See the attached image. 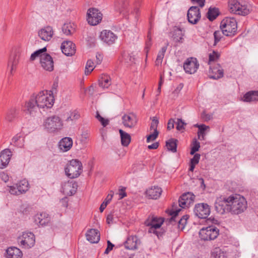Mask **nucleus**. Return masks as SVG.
I'll use <instances>...</instances> for the list:
<instances>
[{"instance_id": "nucleus-1", "label": "nucleus", "mask_w": 258, "mask_h": 258, "mask_svg": "<svg viewBox=\"0 0 258 258\" xmlns=\"http://www.w3.org/2000/svg\"><path fill=\"white\" fill-rule=\"evenodd\" d=\"M54 103V97L52 94L47 91L40 92L37 94H33L29 100L26 101L23 109L26 114L35 116L39 108H50Z\"/></svg>"}, {"instance_id": "nucleus-2", "label": "nucleus", "mask_w": 258, "mask_h": 258, "mask_svg": "<svg viewBox=\"0 0 258 258\" xmlns=\"http://www.w3.org/2000/svg\"><path fill=\"white\" fill-rule=\"evenodd\" d=\"M230 202V212L233 214H239L247 208L245 199L239 195H235L228 197Z\"/></svg>"}, {"instance_id": "nucleus-3", "label": "nucleus", "mask_w": 258, "mask_h": 258, "mask_svg": "<svg viewBox=\"0 0 258 258\" xmlns=\"http://www.w3.org/2000/svg\"><path fill=\"white\" fill-rule=\"evenodd\" d=\"M118 10L120 13H121L124 17L128 19L131 18L133 16L134 20L137 22L139 17V8L136 6L133 10L129 4V0H121L119 3Z\"/></svg>"}, {"instance_id": "nucleus-4", "label": "nucleus", "mask_w": 258, "mask_h": 258, "mask_svg": "<svg viewBox=\"0 0 258 258\" xmlns=\"http://www.w3.org/2000/svg\"><path fill=\"white\" fill-rule=\"evenodd\" d=\"M176 206L177 204L174 203L172 205V209L166 211L167 213L171 216V217L169 220V223L174 225L177 221L178 228L182 230L186 224L188 216L187 215H184L181 218H178L177 215L181 211V209H176Z\"/></svg>"}, {"instance_id": "nucleus-5", "label": "nucleus", "mask_w": 258, "mask_h": 258, "mask_svg": "<svg viewBox=\"0 0 258 258\" xmlns=\"http://www.w3.org/2000/svg\"><path fill=\"white\" fill-rule=\"evenodd\" d=\"M43 125L48 132L54 133L60 131L63 127V123L58 116L52 115L44 120Z\"/></svg>"}, {"instance_id": "nucleus-6", "label": "nucleus", "mask_w": 258, "mask_h": 258, "mask_svg": "<svg viewBox=\"0 0 258 258\" xmlns=\"http://www.w3.org/2000/svg\"><path fill=\"white\" fill-rule=\"evenodd\" d=\"M220 28L225 36H233L236 33L237 28L235 19L233 17L225 18L221 21Z\"/></svg>"}, {"instance_id": "nucleus-7", "label": "nucleus", "mask_w": 258, "mask_h": 258, "mask_svg": "<svg viewBox=\"0 0 258 258\" xmlns=\"http://www.w3.org/2000/svg\"><path fill=\"white\" fill-rule=\"evenodd\" d=\"M82 163L77 159H73L65 168V172L70 178L78 177L83 171Z\"/></svg>"}, {"instance_id": "nucleus-8", "label": "nucleus", "mask_w": 258, "mask_h": 258, "mask_svg": "<svg viewBox=\"0 0 258 258\" xmlns=\"http://www.w3.org/2000/svg\"><path fill=\"white\" fill-rule=\"evenodd\" d=\"M219 230L215 226L211 225L201 229L199 236L204 240H212L216 239L219 235Z\"/></svg>"}, {"instance_id": "nucleus-9", "label": "nucleus", "mask_w": 258, "mask_h": 258, "mask_svg": "<svg viewBox=\"0 0 258 258\" xmlns=\"http://www.w3.org/2000/svg\"><path fill=\"white\" fill-rule=\"evenodd\" d=\"M228 6L230 12L233 14L245 16L249 13L247 6L240 4L238 0H229Z\"/></svg>"}, {"instance_id": "nucleus-10", "label": "nucleus", "mask_w": 258, "mask_h": 258, "mask_svg": "<svg viewBox=\"0 0 258 258\" xmlns=\"http://www.w3.org/2000/svg\"><path fill=\"white\" fill-rule=\"evenodd\" d=\"M18 242L22 248H30L35 244V235L32 232H23L21 236L18 237Z\"/></svg>"}, {"instance_id": "nucleus-11", "label": "nucleus", "mask_w": 258, "mask_h": 258, "mask_svg": "<svg viewBox=\"0 0 258 258\" xmlns=\"http://www.w3.org/2000/svg\"><path fill=\"white\" fill-rule=\"evenodd\" d=\"M228 197H220L218 198L215 203V207L217 212L223 214L226 212H230V203Z\"/></svg>"}, {"instance_id": "nucleus-12", "label": "nucleus", "mask_w": 258, "mask_h": 258, "mask_svg": "<svg viewBox=\"0 0 258 258\" xmlns=\"http://www.w3.org/2000/svg\"><path fill=\"white\" fill-rule=\"evenodd\" d=\"M87 15L88 23L93 26L99 24L102 19V14L96 8L89 9L87 11Z\"/></svg>"}, {"instance_id": "nucleus-13", "label": "nucleus", "mask_w": 258, "mask_h": 258, "mask_svg": "<svg viewBox=\"0 0 258 258\" xmlns=\"http://www.w3.org/2000/svg\"><path fill=\"white\" fill-rule=\"evenodd\" d=\"M194 213L199 218L205 219L210 213L209 206L204 203L197 204L194 209Z\"/></svg>"}, {"instance_id": "nucleus-14", "label": "nucleus", "mask_w": 258, "mask_h": 258, "mask_svg": "<svg viewBox=\"0 0 258 258\" xmlns=\"http://www.w3.org/2000/svg\"><path fill=\"white\" fill-rule=\"evenodd\" d=\"M195 199V196L190 192H187L182 194L179 199V206L182 208L189 207L193 204Z\"/></svg>"}, {"instance_id": "nucleus-15", "label": "nucleus", "mask_w": 258, "mask_h": 258, "mask_svg": "<svg viewBox=\"0 0 258 258\" xmlns=\"http://www.w3.org/2000/svg\"><path fill=\"white\" fill-rule=\"evenodd\" d=\"M40 62L41 67L45 71L51 72L53 70V60L49 54L44 52L40 55Z\"/></svg>"}, {"instance_id": "nucleus-16", "label": "nucleus", "mask_w": 258, "mask_h": 258, "mask_svg": "<svg viewBox=\"0 0 258 258\" xmlns=\"http://www.w3.org/2000/svg\"><path fill=\"white\" fill-rule=\"evenodd\" d=\"M99 38L104 43L110 45L115 43L117 36L110 30H103L100 32Z\"/></svg>"}, {"instance_id": "nucleus-17", "label": "nucleus", "mask_w": 258, "mask_h": 258, "mask_svg": "<svg viewBox=\"0 0 258 258\" xmlns=\"http://www.w3.org/2000/svg\"><path fill=\"white\" fill-rule=\"evenodd\" d=\"M199 67V64L197 59L194 57L187 58L183 64V69L185 72L189 74L195 73Z\"/></svg>"}, {"instance_id": "nucleus-18", "label": "nucleus", "mask_w": 258, "mask_h": 258, "mask_svg": "<svg viewBox=\"0 0 258 258\" xmlns=\"http://www.w3.org/2000/svg\"><path fill=\"white\" fill-rule=\"evenodd\" d=\"M187 17L190 23L197 24L201 18L200 9L197 7H191L187 12Z\"/></svg>"}, {"instance_id": "nucleus-19", "label": "nucleus", "mask_w": 258, "mask_h": 258, "mask_svg": "<svg viewBox=\"0 0 258 258\" xmlns=\"http://www.w3.org/2000/svg\"><path fill=\"white\" fill-rule=\"evenodd\" d=\"M122 120L124 126L132 128L137 125L138 118L136 114L130 113L123 115L122 117Z\"/></svg>"}, {"instance_id": "nucleus-20", "label": "nucleus", "mask_w": 258, "mask_h": 258, "mask_svg": "<svg viewBox=\"0 0 258 258\" xmlns=\"http://www.w3.org/2000/svg\"><path fill=\"white\" fill-rule=\"evenodd\" d=\"M78 184L74 181H68L62 185V191L67 196H72L77 191Z\"/></svg>"}, {"instance_id": "nucleus-21", "label": "nucleus", "mask_w": 258, "mask_h": 258, "mask_svg": "<svg viewBox=\"0 0 258 258\" xmlns=\"http://www.w3.org/2000/svg\"><path fill=\"white\" fill-rule=\"evenodd\" d=\"M62 52L67 56H72L76 52L75 44L71 41H66L61 45Z\"/></svg>"}, {"instance_id": "nucleus-22", "label": "nucleus", "mask_w": 258, "mask_h": 258, "mask_svg": "<svg viewBox=\"0 0 258 258\" xmlns=\"http://www.w3.org/2000/svg\"><path fill=\"white\" fill-rule=\"evenodd\" d=\"M12 157L11 151L6 149L0 153V168L4 169L8 165Z\"/></svg>"}, {"instance_id": "nucleus-23", "label": "nucleus", "mask_w": 258, "mask_h": 258, "mask_svg": "<svg viewBox=\"0 0 258 258\" xmlns=\"http://www.w3.org/2000/svg\"><path fill=\"white\" fill-rule=\"evenodd\" d=\"M53 35V29L49 26L41 29L38 32V35L40 38L45 41L50 40L52 37Z\"/></svg>"}, {"instance_id": "nucleus-24", "label": "nucleus", "mask_w": 258, "mask_h": 258, "mask_svg": "<svg viewBox=\"0 0 258 258\" xmlns=\"http://www.w3.org/2000/svg\"><path fill=\"white\" fill-rule=\"evenodd\" d=\"M162 192V189L158 186H152L146 191V196L150 199H158Z\"/></svg>"}, {"instance_id": "nucleus-25", "label": "nucleus", "mask_w": 258, "mask_h": 258, "mask_svg": "<svg viewBox=\"0 0 258 258\" xmlns=\"http://www.w3.org/2000/svg\"><path fill=\"white\" fill-rule=\"evenodd\" d=\"M64 121L74 122L80 117V114L77 110H71L63 114Z\"/></svg>"}, {"instance_id": "nucleus-26", "label": "nucleus", "mask_w": 258, "mask_h": 258, "mask_svg": "<svg viewBox=\"0 0 258 258\" xmlns=\"http://www.w3.org/2000/svg\"><path fill=\"white\" fill-rule=\"evenodd\" d=\"M86 236L87 239L91 243H96L100 240V235L98 230L91 229L87 232Z\"/></svg>"}, {"instance_id": "nucleus-27", "label": "nucleus", "mask_w": 258, "mask_h": 258, "mask_svg": "<svg viewBox=\"0 0 258 258\" xmlns=\"http://www.w3.org/2000/svg\"><path fill=\"white\" fill-rule=\"evenodd\" d=\"M140 244V241L137 236H130L124 243V246L126 249L134 250L137 249Z\"/></svg>"}, {"instance_id": "nucleus-28", "label": "nucleus", "mask_w": 258, "mask_h": 258, "mask_svg": "<svg viewBox=\"0 0 258 258\" xmlns=\"http://www.w3.org/2000/svg\"><path fill=\"white\" fill-rule=\"evenodd\" d=\"M20 54L19 52H14L10 56L8 64L11 66V74H13V71L15 70L17 66L19 63Z\"/></svg>"}, {"instance_id": "nucleus-29", "label": "nucleus", "mask_w": 258, "mask_h": 258, "mask_svg": "<svg viewBox=\"0 0 258 258\" xmlns=\"http://www.w3.org/2000/svg\"><path fill=\"white\" fill-rule=\"evenodd\" d=\"M34 219L36 224L42 226L45 225L50 221L49 216L45 213H41L36 215Z\"/></svg>"}, {"instance_id": "nucleus-30", "label": "nucleus", "mask_w": 258, "mask_h": 258, "mask_svg": "<svg viewBox=\"0 0 258 258\" xmlns=\"http://www.w3.org/2000/svg\"><path fill=\"white\" fill-rule=\"evenodd\" d=\"M73 145V140L71 138L66 137L62 139L59 143V148L63 152L69 151Z\"/></svg>"}, {"instance_id": "nucleus-31", "label": "nucleus", "mask_w": 258, "mask_h": 258, "mask_svg": "<svg viewBox=\"0 0 258 258\" xmlns=\"http://www.w3.org/2000/svg\"><path fill=\"white\" fill-rule=\"evenodd\" d=\"M23 253L20 249L12 247L7 250V258H22Z\"/></svg>"}, {"instance_id": "nucleus-32", "label": "nucleus", "mask_w": 258, "mask_h": 258, "mask_svg": "<svg viewBox=\"0 0 258 258\" xmlns=\"http://www.w3.org/2000/svg\"><path fill=\"white\" fill-rule=\"evenodd\" d=\"M164 222V219L162 218L152 216L149 217L145 222V224L147 226L155 227L154 225L157 224L159 225V228Z\"/></svg>"}, {"instance_id": "nucleus-33", "label": "nucleus", "mask_w": 258, "mask_h": 258, "mask_svg": "<svg viewBox=\"0 0 258 258\" xmlns=\"http://www.w3.org/2000/svg\"><path fill=\"white\" fill-rule=\"evenodd\" d=\"M211 69L213 75H210V78L214 79H218L223 77V69L219 64H217L215 67H213V68H211Z\"/></svg>"}, {"instance_id": "nucleus-34", "label": "nucleus", "mask_w": 258, "mask_h": 258, "mask_svg": "<svg viewBox=\"0 0 258 258\" xmlns=\"http://www.w3.org/2000/svg\"><path fill=\"white\" fill-rule=\"evenodd\" d=\"M75 24L71 22L64 23L62 27V31L66 35L73 34L75 32Z\"/></svg>"}, {"instance_id": "nucleus-35", "label": "nucleus", "mask_w": 258, "mask_h": 258, "mask_svg": "<svg viewBox=\"0 0 258 258\" xmlns=\"http://www.w3.org/2000/svg\"><path fill=\"white\" fill-rule=\"evenodd\" d=\"M111 84V79L106 75H102L99 79V85L103 89L108 88Z\"/></svg>"}, {"instance_id": "nucleus-36", "label": "nucleus", "mask_w": 258, "mask_h": 258, "mask_svg": "<svg viewBox=\"0 0 258 258\" xmlns=\"http://www.w3.org/2000/svg\"><path fill=\"white\" fill-rule=\"evenodd\" d=\"M226 251L220 247H216L212 251L211 258H226Z\"/></svg>"}, {"instance_id": "nucleus-37", "label": "nucleus", "mask_w": 258, "mask_h": 258, "mask_svg": "<svg viewBox=\"0 0 258 258\" xmlns=\"http://www.w3.org/2000/svg\"><path fill=\"white\" fill-rule=\"evenodd\" d=\"M119 132L121 138V143L122 145L127 147L131 141L130 135L121 129L119 130Z\"/></svg>"}, {"instance_id": "nucleus-38", "label": "nucleus", "mask_w": 258, "mask_h": 258, "mask_svg": "<svg viewBox=\"0 0 258 258\" xmlns=\"http://www.w3.org/2000/svg\"><path fill=\"white\" fill-rule=\"evenodd\" d=\"M243 101L245 102L258 101V91H249L246 93L243 96Z\"/></svg>"}, {"instance_id": "nucleus-39", "label": "nucleus", "mask_w": 258, "mask_h": 258, "mask_svg": "<svg viewBox=\"0 0 258 258\" xmlns=\"http://www.w3.org/2000/svg\"><path fill=\"white\" fill-rule=\"evenodd\" d=\"M168 44L161 48V50L159 51L157 55L156 60L155 61V64L157 66H160L162 62L163 58L164 57L165 53L167 48Z\"/></svg>"}, {"instance_id": "nucleus-40", "label": "nucleus", "mask_w": 258, "mask_h": 258, "mask_svg": "<svg viewBox=\"0 0 258 258\" xmlns=\"http://www.w3.org/2000/svg\"><path fill=\"white\" fill-rule=\"evenodd\" d=\"M177 140L171 139L166 143V146L169 151L173 153H175L177 151Z\"/></svg>"}, {"instance_id": "nucleus-41", "label": "nucleus", "mask_w": 258, "mask_h": 258, "mask_svg": "<svg viewBox=\"0 0 258 258\" xmlns=\"http://www.w3.org/2000/svg\"><path fill=\"white\" fill-rule=\"evenodd\" d=\"M24 140L20 135H17L13 137L12 141V144L19 148H22L24 146Z\"/></svg>"}, {"instance_id": "nucleus-42", "label": "nucleus", "mask_w": 258, "mask_h": 258, "mask_svg": "<svg viewBox=\"0 0 258 258\" xmlns=\"http://www.w3.org/2000/svg\"><path fill=\"white\" fill-rule=\"evenodd\" d=\"M219 15V10L217 8H210L207 13V17L210 21H213Z\"/></svg>"}, {"instance_id": "nucleus-43", "label": "nucleus", "mask_w": 258, "mask_h": 258, "mask_svg": "<svg viewBox=\"0 0 258 258\" xmlns=\"http://www.w3.org/2000/svg\"><path fill=\"white\" fill-rule=\"evenodd\" d=\"M17 186L21 194L25 192L28 190V182L25 180H21L17 184Z\"/></svg>"}, {"instance_id": "nucleus-44", "label": "nucleus", "mask_w": 258, "mask_h": 258, "mask_svg": "<svg viewBox=\"0 0 258 258\" xmlns=\"http://www.w3.org/2000/svg\"><path fill=\"white\" fill-rule=\"evenodd\" d=\"M195 126L196 127H198L199 129V131L198 133L199 139L201 140H204L205 136L204 131H206L209 127L204 124L200 125L197 124L195 125Z\"/></svg>"}, {"instance_id": "nucleus-45", "label": "nucleus", "mask_w": 258, "mask_h": 258, "mask_svg": "<svg viewBox=\"0 0 258 258\" xmlns=\"http://www.w3.org/2000/svg\"><path fill=\"white\" fill-rule=\"evenodd\" d=\"M113 196V192L112 191H110V193L109 194L104 201L101 205L99 210L100 212H102L106 208L108 204L110 202V201L112 200V198Z\"/></svg>"}, {"instance_id": "nucleus-46", "label": "nucleus", "mask_w": 258, "mask_h": 258, "mask_svg": "<svg viewBox=\"0 0 258 258\" xmlns=\"http://www.w3.org/2000/svg\"><path fill=\"white\" fill-rule=\"evenodd\" d=\"M123 57L125 61L129 64H131L135 62L136 57V55L134 54L133 53L124 54Z\"/></svg>"}, {"instance_id": "nucleus-47", "label": "nucleus", "mask_w": 258, "mask_h": 258, "mask_svg": "<svg viewBox=\"0 0 258 258\" xmlns=\"http://www.w3.org/2000/svg\"><path fill=\"white\" fill-rule=\"evenodd\" d=\"M95 68L94 63L91 60H88L87 62L85 74L86 75H88Z\"/></svg>"}, {"instance_id": "nucleus-48", "label": "nucleus", "mask_w": 258, "mask_h": 258, "mask_svg": "<svg viewBox=\"0 0 258 258\" xmlns=\"http://www.w3.org/2000/svg\"><path fill=\"white\" fill-rule=\"evenodd\" d=\"M17 114V109L15 108L10 109L7 113L6 119L11 121L16 117Z\"/></svg>"}, {"instance_id": "nucleus-49", "label": "nucleus", "mask_w": 258, "mask_h": 258, "mask_svg": "<svg viewBox=\"0 0 258 258\" xmlns=\"http://www.w3.org/2000/svg\"><path fill=\"white\" fill-rule=\"evenodd\" d=\"M46 51V47H44L42 49H39L36 51H35L34 53H33L30 56V60L33 61L36 59L37 57H39L40 58V55L43 54L44 52H45Z\"/></svg>"}, {"instance_id": "nucleus-50", "label": "nucleus", "mask_w": 258, "mask_h": 258, "mask_svg": "<svg viewBox=\"0 0 258 258\" xmlns=\"http://www.w3.org/2000/svg\"><path fill=\"white\" fill-rule=\"evenodd\" d=\"M224 34V32L221 30H217L214 33V45H216L219 42Z\"/></svg>"}, {"instance_id": "nucleus-51", "label": "nucleus", "mask_w": 258, "mask_h": 258, "mask_svg": "<svg viewBox=\"0 0 258 258\" xmlns=\"http://www.w3.org/2000/svg\"><path fill=\"white\" fill-rule=\"evenodd\" d=\"M159 123V120L156 117H153L152 120V122L151 123L150 127V132H156L158 131L157 127Z\"/></svg>"}, {"instance_id": "nucleus-52", "label": "nucleus", "mask_w": 258, "mask_h": 258, "mask_svg": "<svg viewBox=\"0 0 258 258\" xmlns=\"http://www.w3.org/2000/svg\"><path fill=\"white\" fill-rule=\"evenodd\" d=\"M220 56V53L216 51H213L209 54V62L217 61Z\"/></svg>"}, {"instance_id": "nucleus-53", "label": "nucleus", "mask_w": 258, "mask_h": 258, "mask_svg": "<svg viewBox=\"0 0 258 258\" xmlns=\"http://www.w3.org/2000/svg\"><path fill=\"white\" fill-rule=\"evenodd\" d=\"M176 124L177 130L181 132H183L184 130V126L186 124L181 119L177 118V121L175 122Z\"/></svg>"}, {"instance_id": "nucleus-54", "label": "nucleus", "mask_w": 258, "mask_h": 258, "mask_svg": "<svg viewBox=\"0 0 258 258\" xmlns=\"http://www.w3.org/2000/svg\"><path fill=\"white\" fill-rule=\"evenodd\" d=\"M154 226L155 227L150 226L148 229V232L151 233H154L158 237H159L161 235V232L157 230L158 229H159V225L156 224L154 225Z\"/></svg>"}, {"instance_id": "nucleus-55", "label": "nucleus", "mask_w": 258, "mask_h": 258, "mask_svg": "<svg viewBox=\"0 0 258 258\" xmlns=\"http://www.w3.org/2000/svg\"><path fill=\"white\" fill-rule=\"evenodd\" d=\"M200 147V143L198 142L196 139L192 142V146L190 151V154L194 155L197 151H198Z\"/></svg>"}, {"instance_id": "nucleus-56", "label": "nucleus", "mask_w": 258, "mask_h": 258, "mask_svg": "<svg viewBox=\"0 0 258 258\" xmlns=\"http://www.w3.org/2000/svg\"><path fill=\"white\" fill-rule=\"evenodd\" d=\"M158 131L150 132V134L147 137V142L149 143L151 141L155 140L158 137Z\"/></svg>"}, {"instance_id": "nucleus-57", "label": "nucleus", "mask_w": 258, "mask_h": 258, "mask_svg": "<svg viewBox=\"0 0 258 258\" xmlns=\"http://www.w3.org/2000/svg\"><path fill=\"white\" fill-rule=\"evenodd\" d=\"M97 119L101 122V124L104 126H106L109 123V120L108 119H104L97 112L96 116Z\"/></svg>"}, {"instance_id": "nucleus-58", "label": "nucleus", "mask_w": 258, "mask_h": 258, "mask_svg": "<svg viewBox=\"0 0 258 258\" xmlns=\"http://www.w3.org/2000/svg\"><path fill=\"white\" fill-rule=\"evenodd\" d=\"M9 192L12 194L14 195H19L21 194L20 192L19 191V190L16 185L15 186H9Z\"/></svg>"}, {"instance_id": "nucleus-59", "label": "nucleus", "mask_w": 258, "mask_h": 258, "mask_svg": "<svg viewBox=\"0 0 258 258\" xmlns=\"http://www.w3.org/2000/svg\"><path fill=\"white\" fill-rule=\"evenodd\" d=\"M152 45L151 43V35L150 32H148V35H147V40L146 43V47L145 49L146 50V52L147 53Z\"/></svg>"}, {"instance_id": "nucleus-60", "label": "nucleus", "mask_w": 258, "mask_h": 258, "mask_svg": "<svg viewBox=\"0 0 258 258\" xmlns=\"http://www.w3.org/2000/svg\"><path fill=\"white\" fill-rule=\"evenodd\" d=\"M201 117L204 121H208L212 118V115L203 112L201 114Z\"/></svg>"}, {"instance_id": "nucleus-61", "label": "nucleus", "mask_w": 258, "mask_h": 258, "mask_svg": "<svg viewBox=\"0 0 258 258\" xmlns=\"http://www.w3.org/2000/svg\"><path fill=\"white\" fill-rule=\"evenodd\" d=\"M200 158V155L199 154H196L194 157L190 160V163H193L195 164H197Z\"/></svg>"}, {"instance_id": "nucleus-62", "label": "nucleus", "mask_w": 258, "mask_h": 258, "mask_svg": "<svg viewBox=\"0 0 258 258\" xmlns=\"http://www.w3.org/2000/svg\"><path fill=\"white\" fill-rule=\"evenodd\" d=\"M114 246V244H112L109 240H108L107 247L104 251V253L108 254L113 249Z\"/></svg>"}, {"instance_id": "nucleus-63", "label": "nucleus", "mask_w": 258, "mask_h": 258, "mask_svg": "<svg viewBox=\"0 0 258 258\" xmlns=\"http://www.w3.org/2000/svg\"><path fill=\"white\" fill-rule=\"evenodd\" d=\"M175 121L173 119H170L167 124V130H170L174 128Z\"/></svg>"}, {"instance_id": "nucleus-64", "label": "nucleus", "mask_w": 258, "mask_h": 258, "mask_svg": "<svg viewBox=\"0 0 258 258\" xmlns=\"http://www.w3.org/2000/svg\"><path fill=\"white\" fill-rule=\"evenodd\" d=\"M182 88V85L180 84L174 90V91L173 92V94L174 95V96H177L181 89Z\"/></svg>"}]
</instances>
